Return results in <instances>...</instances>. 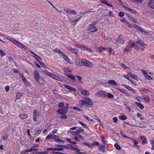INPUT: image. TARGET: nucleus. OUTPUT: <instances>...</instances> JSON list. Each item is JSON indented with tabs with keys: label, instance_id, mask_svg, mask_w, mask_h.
<instances>
[{
	"label": "nucleus",
	"instance_id": "f257e3e1",
	"mask_svg": "<svg viewBox=\"0 0 154 154\" xmlns=\"http://www.w3.org/2000/svg\"><path fill=\"white\" fill-rule=\"evenodd\" d=\"M81 106H87L88 107H91L93 106V102L90 99L85 97H83L82 100L79 101Z\"/></svg>",
	"mask_w": 154,
	"mask_h": 154
},
{
	"label": "nucleus",
	"instance_id": "f03ea898",
	"mask_svg": "<svg viewBox=\"0 0 154 154\" xmlns=\"http://www.w3.org/2000/svg\"><path fill=\"white\" fill-rule=\"evenodd\" d=\"M79 63L80 66L83 65L89 67H92L94 66V65L92 63L87 61L84 58L82 59L79 62Z\"/></svg>",
	"mask_w": 154,
	"mask_h": 154
},
{
	"label": "nucleus",
	"instance_id": "7ed1b4c3",
	"mask_svg": "<svg viewBox=\"0 0 154 154\" xmlns=\"http://www.w3.org/2000/svg\"><path fill=\"white\" fill-rule=\"evenodd\" d=\"M34 77L36 81L38 82H39L41 76L39 73L36 70L34 71Z\"/></svg>",
	"mask_w": 154,
	"mask_h": 154
},
{
	"label": "nucleus",
	"instance_id": "20e7f679",
	"mask_svg": "<svg viewBox=\"0 0 154 154\" xmlns=\"http://www.w3.org/2000/svg\"><path fill=\"white\" fill-rule=\"evenodd\" d=\"M107 92L103 91H97L96 94L95 95L97 96H100L102 97H106Z\"/></svg>",
	"mask_w": 154,
	"mask_h": 154
},
{
	"label": "nucleus",
	"instance_id": "39448f33",
	"mask_svg": "<svg viewBox=\"0 0 154 154\" xmlns=\"http://www.w3.org/2000/svg\"><path fill=\"white\" fill-rule=\"evenodd\" d=\"M122 36L119 35L118 38L116 39L115 43L117 44H123L124 43V40L122 39Z\"/></svg>",
	"mask_w": 154,
	"mask_h": 154
},
{
	"label": "nucleus",
	"instance_id": "423d86ee",
	"mask_svg": "<svg viewBox=\"0 0 154 154\" xmlns=\"http://www.w3.org/2000/svg\"><path fill=\"white\" fill-rule=\"evenodd\" d=\"M64 11L66 13L69 14L75 15L77 13L74 10H71L69 9H64Z\"/></svg>",
	"mask_w": 154,
	"mask_h": 154
},
{
	"label": "nucleus",
	"instance_id": "0eeeda50",
	"mask_svg": "<svg viewBox=\"0 0 154 154\" xmlns=\"http://www.w3.org/2000/svg\"><path fill=\"white\" fill-rule=\"evenodd\" d=\"M39 116V114L38 111L36 109L34 111L33 116V119L35 122H36L37 121V119Z\"/></svg>",
	"mask_w": 154,
	"mask_h": 154
},
{
	"label": "nucleus",
	"instance_id": "6e6552de",
	"mask_svg": "<svg viewBox=\"0 0 154 154\" xmlns=\"http://www.w3.org/2000/svg\"><path fill=\"white\" fill-rule=\"evenodd\" d=\"M68 110L65 107H63L62 109H58L57 111V112L59 114H63L66 113L67 112Z\"/></svg>",
	"mask_w": 154,
	"mask_h": 154
},
{
	"label": "nucleus",
	"instance_id": "1a4fd4ad",
	"mask_svg": "<svg viewBox=\"0 0 154 154\" xmlns=\"http://www.w3.org/2000/svg\"><path fill=\"white\" fill-rule=\"evenodd\" d=\"M59 137L53 134H49L46 137V139L51 138L53 139H54L55 140H56L57 138H58Z\"/></svg>",
	"mask_w": 154,
	"mask_h": 154
},
{
	"label": "nucleus",
	"instance_id": "9d476101",
	"mask_svg": "<svg viewBox=\"0 0 154 154\" xmlns=\"http://www.w3.org/2000/svg\"><path fill=\"white\" fill-rule=\"evenodd\" d=\"M68 50L74 53L77 55L78 54L79 50L78 49L72 48L71 47H69Z\"/></svg>",
	"mask_w": 154,
	"mask_h": 154
},
{
	"label": "nucleus",
	"instance_id": "9b49d317",
	"mask_svg": "<svg viewBox=\"0 0 154 154\" xmlns=\"http://www.w3.org/2000/svg\"><path fill=\"white\" fill-rule=\"evenodd\" d=\"M136 42L137 44L142 47L146 45V44L139 38L136 40Z\"/></svg>",
	"mask_w": 154,
	"mask_h": 154
},
{
	"label": "nucleus",
	"instance_id": "f8f14e48",
	"mask_svg": "<svg viewBox=\"0 0 154 154\" xmlns=\"http://www.w3.org/2000/svg\"><path fill=\"white\" fill-rule=\"evenodd\" d=\"M148 6L154 9V0H150L148 3Z\"/></svg>",
	"mask_w": 154,
	"mask_h": 154
},
{
	"label": "nucleus",
	"instance_id": "ddd939ff",
	"mask_svg": "<svg viewBox=\"0 0 154 154\" xmlns=\"http://www.w3.org/2000/svg\"><path fill=\"white\" fill-rule=\"evenodd\" d=\"M108 83L110 85H115V86L117 85V84L116 82L114 80H109L108 81Z\"/></svg>",
	"mask_w": 154,
	"mask_h": 154
},
{
	"label": "nucleus",
	"instance_id": "4468645a",
	"mask_svg": "<svg viewBox=\"0 0 154 154\" xmlns=\"http://www.w3.org/2000/svg\"><path fill=\"white\" fill-rule=\"evenodd\" d=\"M97 23L96 21H94L90 25L88 29H97L95 25Z\"/></svg>",
	"mask_w": 154,
	"mask_h": 154
},
{
	"label": "nucleus",
	"instance_id": "2eb2a0df",
	"mask_svg": "<svg viewBox=\"0 0 154 154\" xmlns=\"http://www.w3.org/2000/svg\"><path fill=\"white\" fill-rule=\"evenodd\" d=\"M63 86L65 88H66V89L72 91H75V89L73 88H72L70 86H69L68 85H64Z\"/></svg>",
	"mask_w": 154,
	"mask_h": 154
},
{
	"label": "nucleus",
	"instance_id": "dca6fc26",
	"mask_svg": "<svg viewBox=\"0 0 154 154\" xmlns=\"http://www.w3.org/2000/svg\"><path fill=\"white\" fill-rule=\"evenodd\" d=\"M126 16L130 20L132 21L133 22H134L135 23H137V21L133 17H132L131 15H129L128 14H127Z\"/></svg>",
	"mask_w": 154,
	"mask_h": 154
},
{
	"label": "nucleus",
	"instance_id": "f3484780",
	"mask_svg": "<svg viewBox=\"0 0 154 154\" xmlns=\"http://www.w3.org/2000/svg\"><path fill=\"white\" fill-rule=\"evenodd\" d=\"M61 56L67 62H69L70 60L68 57L65 54L63 53V54Z\"/></svg>",
	"mask_w": 154,
	"mask_h": 154
},
{
	"label": "nucleus",
	"instance_id": "a211bd4d",
	"mask_svg": "<svg viewBox=\"0 0 154 154\" xmlns=\"http://www.w3.org/2000/svg\"><path fill=\"white\" fill-rule=\"evenodd\" d=\"M123 86H124L125 88L131 91L132 92H134L135 91V90H134V89H133L129 86L127 85H123Z\"/></svg>",
	"mask_w": 154,
	"mask_h": 154
},
{
	"label": "nucleus",
	"instance_id": "6ab92c4d",
	"mask_svg": "<svg viewBox=\"0 0 154 154\" xmlns=\"http://www.w3.org/2000/svg\"><path fill=\"white\" fill-rule=\"evenodd\" d=\"M140 137L141 140H142V144H144L147 143V142H146V138L144 136H140Z\"/></svg>",
	"mask_w": 154,
	"mask_h": 154
},
{
	"label": "nucleus",
	"instance_id": "aec40b11",
	"mask_svg": "<svg viewBox=\"0 0 154 154\" xmlns=\"http://www.w3.org/2000/svg\"><path fill=\"white\" fill-rule=\"evenodd\" d=\"M81 94L84 95H90L89 93L86 90H83L81 91Z\"/></svg>",
	"mask_w": 154,
	"mask_h": 154
},
{
	"label": "nucleus",
	"instance_id": "412c9836",
	"mask_svg": "<svg viewBox=\"0 0 154 154\" xmlns=\"http://www.w3.org/2000/svg\"><path fill=\"white\" fill-rule=\"evenodd\" d=\"M20 117L22 119H24L27 117L28 115L26 114H21L20 115Z\"/></svg>",
	"mask_w": 154,
	"mask_h": 154
},
{
	"label": "nucleus",
	"instance_id": "4be33fe9",
	"mask_svg": "<svg viewBox=\"0 0 154 154\" xmlns=\"http://www.w3.org/2000/svg\"><path fill=\"white\" fill-rule=\"evenodd\" d=\"M130 46L131 48L133 47L135 49H137L138 48V46L134 42L131 43Z\"/></svg>",
	"mask_w": 154,
	"mask_h": 154
},
{
	"label": "nucleus",
	"instance_id": "5701e85b",
	"mask_svg": "<svg viewBox=\"0 0 154 154\" xmlns=\"http://www.w3.org/2000/svg\"><path fill=\"white\" fill-rule=\"evenodd\" d=\"M138 31L141 32L143 35H148L149 34L148 32L145 31L144 29H139Z\"/></svg>",
	"mask_w": 154,
	"mask_h": 154
},
{
	"label": "nucleus",
	"instance_id": "b1692460",
	"mask_svg": "<svg viewBox=\"0 0 154 154\" xmlns=\"http://www.w3.org/2000/svg\"><path fill=\"white\" fill-rule=\"evenodd\" d=\"M108 50L109 51L108 49L103 48L102 46H100L99 48H98L97 49L98 51L99 52H101L103 50Z\"/></svg>",
	"mask_w": 154,
	"mask_h": 154
},
{
	"label": "nucleus",
	"instance_id": "393cba45",
	"mask_svg": "<svg viewBox=\"0 0 154 154\" xmlns=\"http://www.w3.org/2000/svg\"><path fill=\"white\" fill-rule=\"evenodd\" d=\"M22 95V93L21 92H18L17 93L16 96V99H19Z\"/></svg>",
	"mask_w": 154,
	"mask_h": 154
},
{
	"label": "nucleus",
	"instance_id": "a878e982",
	"mask_svg": "<svg viewBox=\"0 0 154 154\" xmlns=\"http://www.w3.org/2000/svg\"><path fill=\"white\" fill-rule=\"evenodd\" d=\"M51 77L57 81H59L60 80V78L59 76L53 74Z\"/></svg>",
	"mask_w": 154,
	"mask_h": 154
},
{
	"label": "nucleus",
	"instance_id": "bb28decb",
	"mask_svg": "<svg viewBox=\"0 0 154 154\" xmlns=\"http://www.w3.org/2000/svg\"><path fill=\"white\" fill-rule=\"evenodd\" d=\"M135 103L138 107H139L141 109H144V106H143V105L141 104L140 103L137 102H135Z\"/></svg>",
	"mask_w": 154,
	"mask_h": 154
},
{
	"label": "nucleus",
	"instance_id": "cd10ccee",
	"mask_svg": "<svg viewBox=\"0 0 154 154\" xmlns=\"http://www.w3.org/2000/svg\"><path fill=\"white\" fill-rule=\"evenodd\" d=\"M54 51L56 53H59V54H61V55L63 54V52L62 51H61L60 49L58 48L55 49L54 50Z\"/></svg>",
	"mask_w": 154,
	"mask_h": 154
},
{
	"label": "nucleus",
	"instance_id": "c85d7f7f",
	"mask_svg": "<svg viewBox=\"0 0 154 154\" xmlns=\"http://www.w3.org/2000/svg\"><path fill=\"white\" fill-rule=\"evenodd\" d=\"M120 133L121 135V136L122 137H124V138H128V139H131V140H133V139H132L130 137H128L127 136H125V134H123V132L122 131H120Z\"/></svg>",
	"mask_w": 154,
	"mask_h": 154
},
{
	"label": "nucleus",
	"instance_id": "c756f323",
	"mask_svg": "<svg viewBox=\"0 0 154 154\" xmlns=\"http://www.w3.org/2000/svg\"><path fill=\"white\" fill-rule=\"evenodd\" d=\"M42 72L43 73L51 77L52 75L53 74L52 73L48 71H45L42 70Z\"/></svg>",
	"mask_w": 154,
	"mask_h": 154
},
{
	"label": "nucleus",
	"instance_id": "7c9ffc66",
	"mask_svg": "<svg viewBox=\"0 0 154 154\" xmlns=\"http://www.w3.org/2000/svg\"><path fill=\"white\" fill-rule=\"evenodd\" d=\"M84 132V130L83 129H79L78 130H75L74 133L76 134H79L82 132Z\"/></svg>",
	"mask_w": 154,
	"mask_h": 154
},
{
	"label": "nucleus",
	"instance_id": "2f4dec72",
	"mask_svg": "<svg viewBox=\"0 0 154 154\" xmlns=\"http://www.w3.org/2000/svg\"><path fill=\"white\" fill-rule=\"evenodd\" d=\"M79 123L81 125H82L84 127L87 128H88V127L86 125L85 123L82 122L81 121H78Z\"/></svg>",
	"mask_w": 154,
	"mask_h": 154
},
{
	"label": "nucleus",
	"instance_id": "473e14b6",
	"mask_svg": "<svg viewBox=\"0 0 154 154\" xmlns=\"http://www.w3.org/2000/svg\"><path fill=\"white\" fill-rule=\"evenodd\" d=\"M56 146H57V147H62L63 148H65L66 149H69V146H66L64 145H56Z\"/></svg>",
	"mask_w": 154,
	"mask_h": 154
},
{
	"label": "nucleus",
	"instance_id": "72a5a7b5",
	"mask_svg": "<svg viewBox=\"0 0 154 154\" xmlns=\"http://www.w3.org/2000/svg\"><path fill=\"white\" fill-rule=\"evenodd\" d=\"M82 17V16H81L80 17H78L76 19H75V20H73V21H70V22L72 23H73L75 24L77 22L79 21L80 19H81V18Z\"/></svg>",
	"mask_w": 154,
	"mask_h": 154
},
{
	"label": "nucleus",
	"instance_id": "f704fd0d",
	"mask_svg": "<svg viewBox=\"0 0 154 154\" xmlns=\"http://www.w3.org/2000/svg\"><path fill=\"white\" fill-rule=\"evenodd\" d=\"M99 146L100 147V149L101 150L104 152H106L105 150V147L104 146L102 145L101 144H100L99 145Z\"/></svg>",
	"mask_w": 154,
	"mask_h": 154
},
{
	"label": "nucleus",
	"instance_id": "c9c22d12",
	"mask_svg": "<svg viewBox=\"0 0 154 154\" xmlns=\"http://www.w3.org/2000/svg\"><path fill=\"white\" fill-rule=\"evenodd\" d=\"M118 117L120 119L122 120H125L127 119V117L124 116H119Z\"/></svg>",
	"mask_w": 154,
	"mask_h": 154
},
{
	"label": "nucleus",
	"instance_id": "e433bc0d",
	"mask_svg": "<svg viewBox=\"0 0 154 154\" xmlns=\"http://www.w3.org/2000/svg\"><path fill=\"white\" fill-rule=\"evenodd\" d=\"M106 96H107L109 98H113L114 97V96L112 94L110 93H108L107 92L106 94Z\"/></svg>",
	"mask_w": 154,
	"mask_h": 154
},
{
	"label": "nucleus",
	"instance_id": "4c0bfd02",
	"mask_svg": "<svg viewBox=\"0 0 154 154\" xmlns=\"http://www.w3.org/2000/svg\"><path fill=\"white\" fill-rule=\"evenodd\" d=\"M100 138L101 140L102 143L104 144H106V143L107 141L106 140H104L105 138L102 136H100Z\"/></svg>",
	"mask_w": 154,
	"mask_h": 154
},
{
	"label": "nucleus",
	"instance_id": "58836bf2",
	"mask_svg": "<svg viewBox=\"0 0 154 154\" xmlns=\"http://www.w3.org/2000/svg\"><path fill=\"white\" fill-rule=\"evenodd\" d=\"M97 31V29H94V30H92V29H87V33L88 34H89L90 35H91L90 34V33L91 32H96Z\"/></svg>",
	"mask_w": 154,
	"mask_h": 154
},
{
	"label": "nucleus",
	"instance_id": "ea45409f",
	"mask_svg": "<svg viewBox=\"0 0 154 154\" xmlns=\"http://www.w3.org/2000/svg\"><path fill=\"white\" fill-rule=\"evenodd\" d=\"M114 146L117 150H120L121 149L120 146L117 143H115L114 144Z\"/></svg>",
	"mask_w": 154,
	"mask_h": 154
},
{
	"label": "nucleus",
	"instance_id": "a19ab883",
	"mask_svg": "<svg viewBox=\"0 0 154 154\" xmlns=\"http://www.w3.org/2000/svg\"><path fill=\"white\" fill-rule=\"evenodd\" d=\"M131 48L129 46H126L125 48L124 49V52H128V51L131 49Z\"/></svg>",
	"mask_w": 154,
	"mask_h": 154
},
{
	"label": "nucleus",
	"instance_id": "79ce46f5",
	"mask_svg": "<svg viewBox=\"0 0 154 154\" xmlns=\"http://www.w3.org/2000/svg\"><path fill=\"white\" fill-rule=\"evenodd\" d=\"M108 49L109 51L108 50H106V51H109L110 53L111 54H114V50H113V49L111 48H108Z\"/></svg>",
	"mask_w": 154,
	"mask_h": 154
},
{
	"label": "nucleus",
	"instance_id": "37998d69",
	"mask_svg": "<svg viewBox=\"0 0 154 154\" xmlns=\"http://www.w3.org/2000/svg\"><path fill=\"white\" fill-rule=\"evenodd\" d=\"M84 117L85 119H87L90 121L91 122H93L94 121V120L92 119L87 116H85Z\"/></svg>",
	"mask_w": 154,
	"mask_h": 154
},
{
	"label": "nucleus",
	"instance_id": "c03bdc74",
	"mask_svg": "<svg viewBox=\"0 0 154 154\" xmlns=\"http://www.w3.org/2000/svg\"><path fill=\"white\" fill-rule=\"evenodd\" d=\"M137 116L139 117H140V120H141L144 119V117H142V115L140 113H138L137 114Z\"/></svg>",
	"mask_w": 154,
	"mask_h": 154
},
{
	"label": "nucleus",
	"instance_id": "a18cd8bd",
	"mask_svg": "<svg viewBox=\"0 0 154 154\" xmlns=\"http://www.w3.org/2000/svg\"><path fill=\"white\" fill-rule=\"evenodd\" d=\"M143 98L145 101L147 102H148L150 100H149L148 96H146V97H143Z\"/></svg>",
	"mask_w": 154,
	"mask_h": 154
},
{
	"label": "nucleus",
	"instance_id": "49530a36",
	"mask_svg": "<svg viewBox=\"0 0 154 154\" xmlns=\"http://www.w3.org/2000/svg\"><path fill=\"white\" fill-rule=\"evenodd\" d=\"M83 48H85V49L87 51H91V49L90 48L88 47H87L86 46H85L82 45V49H83Z\"/></svg>",
	"mask_w": 154,
	"mask_h": 154
},
{
	"label": "nucleus",
	"instance_id": "de8ad7c7",
	"mask_svg": "<svg viewBox=\"0 0 154 154\" xmlns=\"http://www.w3.org/2000/svg\"><path fill=\"white\" fill-rule=\"evenodd\" d=\"M20 76L23 82L26 80L24 76L22 74H20Z\"/></svg>",
	"mask_w": 154,
	"mask_h": 154
},
{
	"label": "nucleus",
	"instance_id": "09e8293b",
	"mask_svg": "<svg viewBox=\"0 0 154 154\" xmlns=\"http://www.w3.org/2000/svg\"><path fill=\"white\" fill-rule=\"evenodd\" d=\"M144 77L146 79L148 80H149L150 79H152V78H151L150 76H149L147 73L144 75Z\"/></svg>",
	"mask_w": 154,
	"mask_h": 154
},
{
	"label": "nucleus",
	"instance_id": "8fccbe9b",
	"mask_svg": "<svg viewBox=\"0 0 154 154\" xmlns=\"http://www.w3.org/2000/svg\"><path fill=\"white\" fill-rule=\"evenodd\" d=\"M18 45H19L22 48H24L25 49H26V48H27V47L25 45H24L23 44L21 43L20 42H19Z\"/></svg>",
	"mask_w": 154,
	"mask_h": 154
},
{
	"label": "nucleus",
	"instance_id": "3c124183",
	"mask_svg": "<svg viewBox=\"0 0 154 154\" xmlns=\"http://www.w3.org/2000/svg\"><path fill=\"white\" fill-rule=\"evenodd\" d=\"M143 91L145 93H147L148 91H149V90L146 89L145 88H143L141 90L139 91Z\"/></svg>",
	"mask_w": 154,
	"mask_h": 154
},
{
	"label": "nucleus",
	"instance_id": "603ef678",
	"mask_svg": "<svg viewBox=\"0 0 154 154\" xmlns=\"http://www.w3.org/2000/svg\"><path fill=\"white\" fill-rule=\"evenodd\" d=\"M44 82L45 80L44 78L41 76V78H40L39 82H38L40 84H42V83H43Z\"/></svg>",
	"mask_w": 154,
	"mask_h": 154
},
{
	"label": "nucleus",
	"instance_id": "864d4df0",
	"mask_svg": "<svg viewBox=\"0 0 154 154\" xmlns=\"http://www.w3.org/2000/svg\"><path fill=\"white\" fill-rule=\"evenodd\" d=\"M0 55H1L2 57H3L4 56L6 55V54H5L0 49Z\"/></svg>",
	"mask_w": 154,
	"mask_h": 154
},
{
	"label": "nucleus",
	"instance_id": "5fc2aeb1",
	"mask_svg": "<svg viewBox=\"0 0 154 154\" xmlns=\"http://www.w3.org/2000/svg\"><path fill=\"white\" fill-rule=\"evenodd\" d=\"M99 145V143L97 142H94L91 144V146H98Z\"/></svg>",
	"mask_w": 154,
	"mask_h": 154
},
{
	"label": "nucleus",
	"instance_id": "6e6d98bb",
	"mask_svg": "<svg viewBox=\"0 0 154 154\" xmlns=\"http://www.w3.org/2000/svg\"><path fill=\"white\" fill-rule=\"evenodd\" d=\"M130 75L131 78L135 79H137L138 78L137 76L134 74H131Z\"/></svg>",
	"mask_w": 154,
	"mask_h": 154
},
{
	"label": "nucleus",
	"instance_id": "4d7b16f0",
	"mask_svg": "<svg viewBox=\"0 0 154 154\" xmlns=\"http://www.w3.org/2000/svg\"><path fill=\"white\" fill-rule=\"evenodd\" d=\"M69 78L71 79L74 81H75L76 80V79H75V76L72 74H71Z\"/></svg>",
	"mask_w": 154,
	"mask_h": 154
},
{
	"label": "nucleus",
	"instance_id": "13d9d810",
	"mask_svg": "<svg viewBox=\"0 0 154 154\" xmlns=\"http://www.w3.org/2000/svg\"><path fill=\"white\" fill-rule=\"evenodd\" d=\"M151 143L152 145L151 149L152 150H154V140L151 141Z\"/></svg>",
	"mask_w": 154,
	"mask_h": 154
},
{
	"label": "nucleus",
	"instance_id": "bf43d9fd",
	"mask_svg": "<svg viewBox=\"0 0 154 154\" xmlns=\"http://www.w3.org/2000/svg\"><path fill=\"white\" fill-rule=\"evenodd\" d=\"M69 149H71L73 151L79 150V149L78 148H75L73 146H71L70 147H69Z\"/></svg>",
	"mask_w": 154,
	"mask_h": 154
},
{
	"label": "nucleus",
	"instance_id": "052dcab7",
	"mask_svg": "<svg viewBox=\"0 0 154 154\" xmlns=\"http://www.w3.org/2000/svg\"><path fill=\"white\" fill-rule=\"evenodd\" d=\"M8 137V135L7 134H5V135L2 137V139L4 140H6Z\"/></svg>",
	"mask_w": 154,
	"mask_h": 154
},
{
	"label": "nucleus",
	"instance_id": "680f3d73",
	"mask_svg": "<svg viewBox=\"0 0 154 154\" xmlns=\"http://www.w3.org/2000/svg\"><path fill=\"white\" fill-rule=\"evenodd\" d=\"M13 43L15 44L16 45L18 46L19 43V42L15 40H12Z\"/></svg>",
	"mask_w": 154,
	"mask_h": 154
},
{
	"label": "nucleus",
	"instance_id": "e2e57ef3",
	"mask_svg": "<svg viewBox=\"0 0 154 154\" xmlns=\"http://www.w3.org/2000/svg\"><path fill=\"white\" fill-rule=\"evenodd\" d=\"M63 150V149L62 148L58 147L54 148V151H60Z\"/></svg>",
	"mask_w": 154,
	"mask_h": 154
},
{
	"label": "nucleus",
	"instance_id": "0e129e2a",
	"mask_svg": "<svg viewBox=\"0 0 154 154\" xmlns=\"http://www.w3.org/2000/svg\"><path fill=\"white\" fill-rule=\"evenodd\" d=\"M120 65L125 69H126L127 68V66L124 64L121 63Z\"/></svg>",
	"mask_w": 154,
	"mask_h": 154
},
{
	"label": "nucleus",
	"instance_id": "69168bd1",
	"mask_svg": "<svg viewBox=\"0 0 154 154\" xmlns=\"http://www.w3.org/2000/svg\"><path fill=\"white\" fill-rule=\"evenodd\" d=\"M129 11L134 14H136L137 13L136 11L135 10L132 9H131Z\"/></svg>",
	"mask_w": 154,
	"mask_h": 154
},
{
	"label": "nucleus",
	"instance_id": "338daca9",
	"mask_svg": "<svg viewBox=\"0 0 154 154\" xmlns=\"http://www.w3.org/2000/svg\"><path fill=\"white\" fill-rule=\"evenodd\" d=\"M48 152L46 151L38 152L36 153V154H46Z\"/></svg>",
	"mask_w": 154,
	"mask_h": 154
},
{
	"label": "nucleus",
	"instance_id": "774afa93",
	"mask_svg": "<svg viewBox=\"0 0 154 154\" xmlns=\"http://www.w3.org/2000/svg\"><path fill=\"white\" fill-rule=\"evenodd\" d=\"M64 103L63 102H61L58 105V106L59 108H61L63 107L64 106Z\"/></svg>",
	"mask_w": 154,
	"mask_h": 154
}]
</instances>
